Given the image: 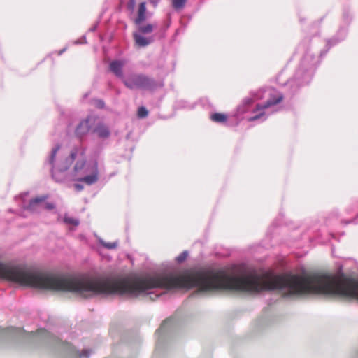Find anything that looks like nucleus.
Returning <instances> with one entry per match:
<instances>
[{
  "instance_id": "4468645a",
  "label": "nucleus",
  "mask_w": 358,
  "mask_h": 358,
  "mask_svg": "<svg viewBox=\"0 0 358 358\" xmlns=\"http://www.w3.org/2000/svg\"><path fill=\"white\" fill-rule=\"evenodd\" d=\"M254 103V99L250 97L245 98L243 100L242 105L238 106L237 110L240 113H245Z\"/></svg>"
},
{
  "instance_id": "6e6552de",
  "label": "nucleus",
  "mask_w": 358,
  "mask_h": 358,
  "mask_svg": "<svg viewBox=\"0 0 358 358\" xmlns=\"http://www.w3.org/2000/svg\"><path fill=\"white\" fill-rule=\"evenodd\" d=\"M138 88L146 90H155L157 87V81L149 76L139 73L137 74Z\"/></svg>"
},
{
  "instance_id": "1a4fd4ad",
  "label": "nucleus",
  "mask_w": 358,
  "mask_h": 358,
  "mask_svg": "<svg viewBox=\"0 0 358 358\" xmlns=\"http://www.w3.org/2000/svg\"><path fill=\"white\" fill-rule=\"evenodd\" d=\"M124 63L120 59H115L110 62L109 70L114 73V75L119 78H124L123 67Z\"/></svg>"
},
{
  "instance_id": "aec40b11",
  "label": "nucleus",
  "mask_w": 358,
  "mask_h": 358,
  "mask_svg": "<svg viewBox=\"0 0 358 358\" xmlns=\"http://www.w3.org/2000/svg\"><path fill=\"white\" fill-rule=\"evenodd\" d=\"M90 102L98 109H103L106 107L104 101L101 99H92Z\"/></svg>"
},
{
  "instance_id": "4be33fe9",
  "label": "nucleus",
  "mask_w": 358,
  "mask_h": 358,
  "mask_svg": "<svg viewBox=\"0 0 358 358\" xmlns=\"http://www.w3.org/2000/svg\"><path fill=\"white\" fill-rule=\"evenodd\" d=\"M71 163L65 158L64 160L59 162L57 166L60 168V170L66 171L69 167L71 166Z\"/></svg>"
},
{
  "instance_id": "dca6fc26",
  "label": "nucleus",
  "mask_w": 358,
  "mask_h": 358,
  "mask_svg": "<svg viewBox=\"0 0 358 358\" xmlns=\"http://www.w3.org/2000/svg\"><path fill=\"white\" fill-rule=\"evenodd\" d=\"M123 83L124 85L129 89L132 90L135 87L138 88L137 74L134 75L131 78H124Z\"/></svg>"
},
{
  "instance_id": "39448f33",
  "label": "nucleus",
  "mask_w": 358,
  "mask_h": 358,
  "mask_svg": "<svg viewBox=\"0 0 358 358\" xmlns=\"http://www.w3.org/2000/svg\"><path fill=\"white\" fill-rule=\"evenodd\" d=\"M93 118L91 116H87L86 118L80 121L75 129V135L82 139L90 131H92V124Z\"/></svg>"
},
{
  "instance_id": "473e14b6",
  "label": "nucleus",
  "mask_w": 358,
  "mask_h": 358,
  "mask_svg": "<svg viewBox=\"0 0 358 358\" xmlns=\"http://www.w3.org/2000/svg\"><path fill=\"white\" fill-rule=\"evenodd\" d=\"M74 188L77 192H80L83 189L84 187L82 184L80 183H75L74 184Z\"/></svg>"
},
{
  "instance_id": "e433bc0d",
  "label": "nucleus",
  "mask_w": 358,
  "mask_h": 358,
  "mask_svg": "<svg viewBox=\"0 0 358 358\" xmlns=\"http://www.w3.org/2000/svg\"><path fill=\"white\" fill-rule=\"evenodd\" d=\"M66 50V48H63L62 50H61L59 52V55H61L64 52H65Z\"/></svg>"
},
{
  "instance_id": "c85d7f7f",
  "label": "nucleus",
  "mask_w": 358,
  "mask_h": 358,
  "mask_svg": "<svg viewBox=\"0 0 358 358\" xmlns=\"http://www.w3.org/2000/svg\"><path fill=\"white\" fill-rule=\"evenodd\" d=\"M137 13H147V7H146L145 1H142L138 4Z\"/></svg>"
},
{
  "instance_id": "a878e982",
  "label": "nucleus",
  "mask_w": 358,
  "mask_h": 358,
  "mask_svg": "<svg viewBox=\"0 0 358 358\" xmlns=\"http://www.w3.org/2000/svg\"><path fill=\"white\" fill-rule=\"evenodd\" d=\"M148 115V110L145 106H140L137 110V116L138 118H145Z\"/></svg>"
},
{
  "instance_id": "4c0bfd02",
  "label": "nucleus",
  "mask_w": 358,
  "mask_h": 358,
  "mask_svg": "<svg viewBox=\"0 0 358 358\" xmlns=\"http://www.w3.org/2000/svg\"><path fill=\"white\" fill-rule=\"evenodd\" d=\"M310 81H311V78H308V79L306 81V83L307 84H308V83H310Z\"/></svg>"
},
{
  "instance_id": "f257e3e1",
  "label": "nucleus",
  "mask_w": 358,
  "mask_h": 358,
  "mask_svg": "<svg viewBox=\"0 0 358 358\" xmlns=\"http://www.w3.org/2000/svg\"><path fill=\"white\" fill-rule=\"evenodd\" d=\"M194 282L199 292L203 294L220 291L245 294L277 291L284 297H292L313 292V274L303 267L297 273L272 270L259 273L257 270L245 266H234L230 271L208 268L196 273Z\"/></svg>"
},
{
  "instance_id": "f03ea898",
  "label": "nucleus",
  "mask_w": 358,
  "mask_h": 358,
  "mask_svg": "<svg viewBox=\"0 0 358 358\" xmlns=\"http://www.w3.org/2000/svg\"><path fill=\"white\" fill-rule=\"evenodd\" d=\"M0 334L6 338L14 340L24 339L28 337L35 338L50 348L63 350L72 357L76 356L80 358H90L91 355L90 350L84 349L80 352L79 350H77L70 343L63 341L45 329H41L38 331L37 334H33V332L27 333L20 328L10 327L7 329H1L0 330Z\"/></svg>"
},
{
  "instance_id": "2f4dec72",
  "label": "nucleus",
  "mask_w": 358,
  "mask_h": 358,
  "mask_svg": "<svg viewBox=\"0 0 358 358\" xmlns=\"http://www.w3.org/2000/svg\"><path fill=\"white\" fill-rule=\"evenodd\" d=\"M264 113H259V114H257V115H254V116L251 117L250 118V121H255V120H257L259 119L262 116H263V115H264Z\"/></svg>"
},
{
  "instance_id": "58836bf2",
  "label": "nucleus",
  "mask_w": 358,
  "mask_h": 358,
  "mask_svg": "<svg viewBox=\"0 0 358 358\" xmlns=\"http://www.w3.org/2000/svg\"><path fill=\"white\" fill-rule=\"evenodd\" d=\"M130 134H128L126 136V138L128 139L129 138Z\"/></svg>"
},
{
  "instance_id": "9b49d317",
  "label": "nucleus",
  "mask_w": 358,
  "mask_h": 358,
  "mask_svg": "<svg viewBox=\"0 0 358 358\" xmlns=\"http://www.w3.org/2000/svg\"><path fill=\"white\" fill-rule=\"evenodd\" d=\"M133 38L136 45L139 47H146L152 42V38H148L138 32L133 33Z\"/></svg>"
},
{
  "instance_id": "a211bd4d",
  "label": "nucleus",
  "mask_w": 358,
  "mask_h": 358,
  "mask_svg": "<svg viewBox=\"0 0 358 358\" xmlns=\"http://www.w3.org/2000/svg\"><path fill=\"white\" fill-rule=\"evenodd\" d=\"M187 1V0H171V5L175 10H179L185 6Z\"/></svg>"
},
{
  "instance_id": "423d86ee",
  "label": "nucleus",
  "mask_w": 358,
  "mask_h": 358,
  "mask_svg": "<svg viewBox=\"0 0 358 358\" xmlns=\"http://www.w3.org/2000/svg\"><path fill=\"white\" fill-rule=\"evenodd\" d=\"M276 94H270L268 100L264 103H257L255 106V110L268 108L273 106L280 103L284 99V95L282 92L276 91Z\"/></svg>"
},
{
  "instance_id": "72a5a7b5",
  "label": "nucleus",
  "mask_w": 358,
  "mask_h": 358,
  "mask_svg": "<svg viewBox=\"0 0 358 358\" xmlns=\"http://www.w3.org/2000/svg\"><path fill=\"white\" fill-rule=\"evenodd\" d=\"M86 37L85 36H83L81 38V40H77L75 41L76 44H82V43H86Z\"/></svg>"
},
{
  "instance_id": "f3484780",
  "label": "nucleus",
  "mask_w": 358,
  "mask_h": 358,
  "mask_svg": "<svg viewBox=\"0 0 358 358\" xmlns=\"http://www.w3.org/2000/svg\"><path fill=\"white\" fill-rule=\"evenodd\" d=\"M138 29V33L141 34H150L154 30V26L152 24H147L145 25H143L142 24L140 25H136Z\"/></svg>"
},
{
  "instance_id": "20e7f679",
  "label": "nucleus",
  "mask_w": 358,
  "mask_h": 358,
  "mask_svg": "<svg viewBox=\"0 0 358 358\" xmlns=\"http://www.w3.org/2000/svg\"><path fill=\"white\" fill-rule=\"evenodd\" d=\"M61 148V144L57 143L52 149L48 162L51 165L50 173L52 178L59 183L64 182L66 180V171L60 170V168L55 166V157L57 152Z\"/></svg>"
},
{
  "instance_id": "7c9ffc66",
  "label": "nucleus",
  "mask_w": 358,
  "mask_h": 358,
  "mask_svg": "<svg viewBox=\"0 0 358 358\" xmlns=\"http://www.w3.org/2000/svg\"><path fill=\"white\" fill-rule=\"evenodd\" d=\"M55 208V205L52 202H46L45 203V208L48 210H53Z\"/></svg>"
},
{
  "instance_id": "b1692460",
  "label": "nucleus",
  "mask_w": 358,
  "mask_h": 358,
  "mask_svg": "<svg viewBox=\"0 0 358 358\" xmlns=\"http://www.w3.org/2000/svg\"><path fill=\"white\" fill-rule=\"evenodd\" d=\"M85 164V160H78L73 166L74 175H76L78 172L81 171L84 168Z\"/></svg>"
},
{
  "instance_id": "cd10ccee",
  "label": "nucleus",
  "mask_w": 358,
  "mask_h": 358,
  "mask_svg": "<svg viewBox=\"0 0 358 358\" xmlns=\"http://www.w3.org/2000/svg\"><path fill=\"white\" fill-rule=\"evenodd\" d=\"M176 105H177V107L179 108L192 109L194 108V106L192 105L189 104L187 101H182V100L178 101L176 103Z\"/></svg>"
},
{
  "instance_id": "f704fd0d",
  "label": "nucleus",
  "mask_w": 358,
  "mask_h": 358,
  "mask_svg": "<svg viewBox=\"0 0 358 358\" xmlns=\"http://www.w3.org/2000/svg\"><path fill=\"white\" fill-rule=\"evenodd\" d=\"M97 27H98V24H96L94 25H93L90 29V31H95L97 29Z\"/></svg>"
},
{
  "instance_id": "5701e85b",
  "label": "nucleus",
  "mask_w": 358,
  "mask_h": 358,
  "mask_svg": "<svg viewBox=\"0 0 358 358\" xmlns=\"http://www.w3.org/2000/svg\"><path fill=\"white\" fill-rule=\"evenodd\" d=\"M188 255L189 252L187 250H184L182 253H180L178 256H177L175 258V261L177 264H180L186 260Z\"/></svg>"
},
{
  "instance_id": "c9c22d12",
  "label": "nucleus",
  "mask_w": 358,
  "mask_h": 358,
  "mask_svg": "<svg viewBox=\"0 0 358 358\" xmlns=\"http://www.w3.org/2000/svg\"><path fill=\"white\" fill-rule=\"evenodd\" d=\"M90 91H89V92H85V93L83 95V99L84 100V99H87V98L90 96Z\"/></svg>"
},
{
  "instance_id": "9d476101",
  "label": "nucleus",
  "mask_w": 358,
  "mask_h": 358,
  "mask_svg": "<svg viewBox=\"0 0 358 358\" xmlns=\"http://www.w3.org/2000/svg\"><path fill=\"white\" fill-rule=\"evenodd\" d=\"M92 133L97 134L101 139H106L110 136L111 132L108 127L103 122H99L93 129Z\"/></svg>"
},
{
  "instance_id": "c756f323",
  "label": "nucleus",
  "mask_w": 358,
  "mask_h": 358,
  "mask_svg": "<svg viewBox=\"0 0 358 358\" xmlns=\"http://www.w3.org/2000/svg\"><path fill=\"white\" fill-rule=\"evenodd\" d=\"M136 6V0H129L127 3V8L129 10L133 12Z\"/></svg>"
},
{
  "instance_id": "2eb2a0df",
  "label": "nucleus",
  "mask_w": 358,
  "mask_h": 358,
  "mask_svg": "<svg viewBox=\"0 0 358 358\" xmlns=\"http://www.w3.org/2000/svg\"><path fill=\"white\" fill-rule=\"evenodd\" d=\"M228 116L224 113L215 112L210 115V120L214 122L222 124L226 122Z\"/></svg>"
},
{
  "instance_id": "ea45409f",
  "label": "nucleus",
  "mask_w": 358,
  "mask_h": 358,
  "mask_svg": "<svg viewBox=\"0 0 358 358\" xmlns=\"http://www.w3.org/2000/svg\"><path fill=\"white\" fill-rule=\"evenodd\" d=\"M303 19L300 18V22H303Z\"/></svg>"
},
{
  "instance_id": "ddd939ff",
  "label": "nucleus",
  "mask_w": 358,
  "mask_h": 358,
  "mask_svg": "<svg viewBox=\"0 0 358 358\" xmlns=\"http://www.w3.org/2000/svg\"><path fill=\"white\" fill-rule=\"evenodd\" d=\"M284 86L288 87V94L290 97L294 96V94L297 92L299 90V83L296 80H289L287 83L284 84Z\"/></svg>"
},
{
  "instance_id": "bb28decb",
  "label": "nucleus",
  "mask_w": 358,
  "mask_h": 358,
  "mask_svg": "<svg viewBox=\"0 0 358 358\" xmlns=\"http://www.w3.org/2000/svg\"><path fill=\"white\" fill-rule=\"evenodd\" d=\"M77 155H78V148H73L71 150L70 155L68 157H66V158L72 164L74 162V160L76 159Z\"/></svg>"
},
{
  "instance_id": "412c9836",
  "label": "nucleus",
  "mask_w": 358,
  "mask_h": 358,
  "mask_svg": "<svg viewBox=\"0 0 358 358\" xmlns=\"http://www.w3.org/2000/svg\"><path fill=\"white\" fill-rule=\"evenodd\" d=\"M147 19L146 13H137L136 18L134 20V22L136 25H140L143 24Z\"/></svg>"
},
{
  "instance_id": "0eeeda50",
  "label": "nucleus",
  "mask_w": 358,
  "mask_h": 358,
  "mask_svg": "<svg viewBox=\"0 0 358 358\" xmlns=\"http://www.w3.org/2000/svg\"><path fill=\"white\" fill-rule=\"evenodd\" d=\"M92 172L91 174L87 175L85 176L76 178H73L72 180L78 181V182H83L86 183L88 185H92L96 182V181L99 179V169H98V162L97 160H94L92 163Z\"/></svg>"
},
{
  "instance_id": "393cba45",
  "label": "nucleus",
  "mask_w": 358,
  "mask_h": 358,
  "mask_svg": "<svg viewBox=\"0 0 358 358\" xmlns=\"http://www.w3.org/2000/svg\"><path fill=\"white\" fill-rule=\"evenodd\" d=\"M64 222L66 224H72V225H73L75 227L78 226L79 223H80L78 219L71 217H68L66 215H65V216L64 217Z\"/></svg>"
},
{
  "instance_id": "7ed1b4c3",
  "label": "nucleus",
  "mask_w": 358,
  "mask_h": 358,
  "mask_svg": "<svg viewBox=\"0 0 358 358\" xmlns=\"http://www.w3.org/2000/svg\"><path fill=\"white\" fill-rule=\"evenodd\" d=\"M174 329L175 325L173 319L169 318L162 323L159 328L156 331V334L158 335L156 350H163L169 340L172 338Z\"/></svg>"
},
{
  "instance_id": "f8f14e48",
  "label": "nucleus",
  "mask_w": 358,
  "mask_h": 358,
  "mask_svg": "<svg viewBox=\"0 0 358 358\" xmlns=\"http://www.w3.org/2000/svg\"><path fill=\"white\" fill-rule=\"evenodd\" d=\"M47 198L48 195H43L41 196H36L35 198H33L29 201V203L26 206H24V209L33 212L35 210V206L40 203H42L43 201L46 200Z\"/></svg>"
},
{
  "instance_id": "6ab92c4d",
  "label": "nucleus",
  "mask_w": 358,
  "mask_h": 358,
  "mask_svg": "<svg viewBox=\"0 0 358 358\" xmlns=\"http://www.w3.org/2000/svg\"><path fill=\"white\" fill-rule=\"evenodd\" d=\"M99 243H100V245H101L102 246H103L104 248H106L108 250H112V249L116 248V247L117 246V244H118L117 241L106 242L103 239H101V238L99 240Z\"/></svg>"
}]
</instances>
